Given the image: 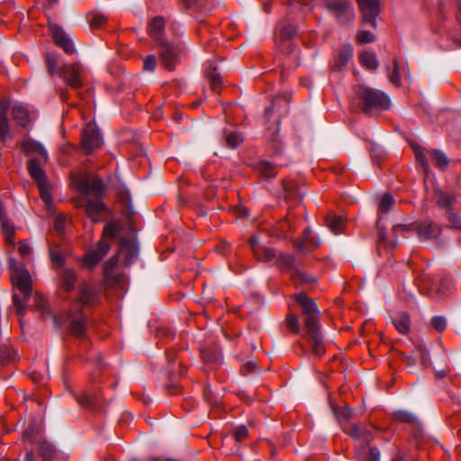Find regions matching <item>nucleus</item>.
Returning a JSON list of instances; mask_svg holds the SVG:
<instances>
[{"mask_svg": "<svg viewBox=\"0 0 461 461\" xmlns=\"http://www.w3.org/2000/svg\"><path fill=\"white\" fill-rule=\"evenodd\" d=\"M295 300L303 307V313L305 316L303 320L305 331L303 337L311 343L312 352L320 357L325 353V346L321 331L318 306L302 293L295 295Z\"/></svg>", "mask_w": 461, "mask_h": 461, "instance_id": "nucleus-1", "label": "nucleus"}, {"mask_svg": "<svg viewBox=\"0 0 461 461\" xmlns=\"http://www.w3.org/2000/svg\"><path fill=\"white\" fill-rule=\"evenodd\" d=\"M165 27V22L163 18L161 17H156L154 18L149 26V35L155 39L158 44H161V42H167L163 39V30Z\"/></svg>", "mask_w": 461, "mask_h": 461, "instance_id": "nucleus-23", "label": "nucleus"}, {"mask_svg": "<svg viewBox=\"0 0 461 461\" xmlns=\"http://www.w3.org/2000/svg\"><path fill=\"white\" fill-rule=\"evenodd\" d=\"M23 148L27 153L40 155L43 162H47L49 158L48 152L40 142L32 140H26L23 143Z\"/></svg>", "mask_w": 461, "mask_h": 461, "instance_id": "nucleus-25", "label": "nucleus"}, {"mask_svg": "<svg viewBox=\"0 0 461 461\" xmlns=\"http://www.w3.org/2000/svg\"><path fill=\"white\" fill-rule=\"evenodd\" d=\"M326 6L341 23L350 22L355 17L352 5L348 0H328Z\"/></svg>", "mask_w": 461, "mask_h": 461, "instance_id": "nucleus-10", "label": "nucleus"}, {"mask_svg": "<svg viewBox=\"0 0 461 461\" xmlns=\"http://www.w3.org/2000/svg\"><path fill=\"white\" fill-rule=\"evenodd\" d=\"M106 22V17L104 14H95L91 21V26L94 28H100Z\"/></svg>", "mask_w": 461, "mask_h": 461, "instance_id": "nucleus-52", "label": "nucleus"}, {"mask_svg": "<svg viewBox=\"0 0 461 461\" xmlns=\"http://www.w3.org/2000/svg\"><path fill=\"white\" fill-rule=\"evenodd\" d=\"M357 40L361 43L373 42L375 41V35L368 31H363L357 35Z\"/></svg>", "mask_w": 461, "mask_h": 461, "instance_id": "nucleus-49", "label": "nucleus"}, {"mask_svg": "<svg viewBox=\"0 0 461 461\" xmlns=\"http://www.w3.org/2000/svg\"><path fill=\"white\" fill-rule=\"evenodd\" d=\"M18 251L21 257H23L26 260L29 258L32 253V249L26 240H23L19 243Z\"/></svg>", "mask_w": 461, "mask_h": 461, "instance_id": "nucleus-45", "label": "nucleus"}, {"mask_svg": "<svg viewBox=\"0 0 461 461\" xmlns=\"http://www.w3.org/2000/svg\"><path fill=\"white\" fill-rule=\"evenodd\" d=\"M50 257L51 261L58 266H62L65 263V257L59 250L50 249Z\"/></svg>", "mask_w": 461, "mask_h": 461, "instance_id": "nucleus-46", "label": "nucleus"}, {"mask_svg": "<svg viewBox=\"0 0 461 461\" xmlns=\"http://www.w3.org/2000/svg\"><path fill=\"white\" fill-rule=\"evenodd\" d=\"M250 249L258 260H264L267 262H274L276 260H281L283 262V257L285 255H280L276 250L268 249L266 247H261L259 245L258 239L257 237H252L249 240Z\"/></svg>", "mask_w": 461, "mask_h": 461, "instance_id": "nucleus-12", "label": "nucleus"}, {"mask_svg": "<svg viewBox=\"0 0 461 461\" xmlns=\"http://www.w3.org/2000/svg\"><path fill=\"white\" fill-rule=\"evenodd\" d=\"M360 12L363 15L365 23H369L372 27L376 26V17L380 13L379 0H357Z\"/></svg>", "mask_w": 461, "mask_h": 461, "instance_id": "nucleus-13", "label": "nucleus"}, {"mask_svg": "<svg viewBox=\"0 0 461 461\" xmlns=\"http://www.w3.org/2000/svg\"><path fill=\"white\" fill-rule=\"evenodd\" d=\"M282 259H283L284 265L289 269L292 279L296 284H300V285L312 284L316 281V279L313 276L308 275L307 273L301 271L295 266V260L292 256H284Z\"/></svg>", "mask_w": 461, "mask_h": 461, "instance_id": "nucleus-15", "label": "nucleus"}, {"mask_svg": "<svg viewBox=\"0 0 461 461\" xmlns=\"http://www.w3.org/2000/svg\"><path fill=\"white\" fill-rule=\"evenodd\" d=\"M393 418L396 420L407 422V423H413L417 420V418L414 414L408 412L406 411H399L394 412Z\"/></svg>", "mask_w": 461, "mask_h": 461, "instance_id": "nucleus-37", "label": "nucleus"}, {"mask_svg": "<svg viewBox=\"0 0 461 461\" xmlns=\"http://www.w3.org/2000/svg\"><path fill=\"white\" fill-rule=\"evenodd\" d=\"M119 253L125 258L126 265L134 262L139 255V246L133 235L129 238H120Z\"/></svg>", "mask_w": 461, "mask_h": 461, "instance_id": "nucleus-14", "label": "nucleus"}, {"mask_svg": "<svg viewBox=\"0 0 461 461\" xmlns=\"http://www.w3.org/2000/svg\"><path fill=\"white\" fill-rule=\"evenodd\" d=\"M320 244V240L315 239L314 234L310 229L304 230L303 240L297 245V249L303 254L309 253L315 249Z\"/></svg>", "mask_w": 461, "mask_h": 461, "instance_id": "nucleus-22", "label": "nucleus"}, {"mask_svg": "<svg viewBox=\"0 0 461 461\" xmlns=\"http://www.w3.org/2000/svg\"><path fill=\"white\" fill-rule=\"evenodd\" d=\"M359 61L367 69H375L379 65L375 54L369 51L363 52L359 56Z\"/></svg>", "mask_w": 461, "mask_h": 461, "instance_id": "nucleus-31", "label": "nucleus"}, {"mask_svg": "<svg viewBox=\"0 0 461 461\" xmlns=\"http://www.w3.org/2000/svg\"><path fill=\"white\" fill-rule=\"evenodd\" d=\"M208 79L210 82L211 88L213 92L218 93L221 85V78L215 69L208 72Z\"/></svg>", "mask_w": 461, "mask_h": 461, "instance_id": "nucleus-36", "label": "nucleus"}, {"mask_svg": "<svg viewBox=\"0 0 461 461\" xmlns=\"http://www.w3.org/2000/svg\"><path fill=\"white\" fill-rule=\"evenodd\" d=\"M79 403L85 407H91L94 404V400L89 394H84L79 400Z\"/></svg>", "mask_w": 461, "mask_h": 461, "instance_id": "nucleus-54", "label": "nucleus"}, {"mask_svg": "<svg viewBox=\"0 0 461 461\" xmlns=\"http://www.w3.org/2000/svg\"><path fill=\"white\" fill-rule=\"evenodd\" d=\"M46 61L51 74H54L56 68V59L53 56L48 55L46 58Z\"/></svg>", "mask_w": 461, "mask_h": 461, "instance_id": "nucleus-58", "label": "nucleus"}, {"mask_svg": "<svg viewBox=\"0 0 461 461\" xmlns=\"http://www.w3.org/2000/svg\"><path fill=\"white\" fill-rule=\"evenodd\" d=\"M59 286L66 292H70L75 288L77 276L75 271L70 268H64L59 272Z\"/></svg>", "mask_w": 461, "mask_h": 461, "instance_id": "nucleus-20", "label": "nucleus"}, {"mask_svg": "<svg viewBox=\"0 0 461 461\" xmlns=\"http://www.w3.org/2000/svg\"><path fill=\"white\" fill-rule=\"evenodd\" d=\"M356 94L366 113L372 114L383 110H387L390 106L388 95L382 91L358 86L356 88Z\"/></svg>", "mask_w": 461, "mask_h": 461, "instance_id": "nucleus-4", "label": "nucleus"}, {"mask_svg": "<svg viewBox=\"0 0 461 461\" xmlns=\"http://www.w3.org/2000/svg\"><path fill=\"white\" fill-rule=\"evenodd\" d=\"M408 70L407 65L404 62L393 60V70L388 68V79L390 82L397 86L401 85V77L402 73Z\"/></svg>", "mask_w": 461, "mask_h": 461, "instance_id": "nucleus-24", "label": "nucleus"}, {"mask_svg": "<svg viewBox=\"0 0 461 461\" xmlns=\"http://www.w3.org/2000/svg\"><path fill=\"white\" fill-rule=\"evenodd\" d=\"M227 144L230 148L235 149L243 141V138L240 133L231 132L227 136Z\"/></svg>", "mask_w": 461, "mask_h": 461, "instance_id": "nucleus-41", "label": "nucleus"}, {"mask_svg": "<svg viewBox=\"0 0 461 461\" xmlns=\"http://www.w3.org/2000/svg\"><path fill=\"white\" fill-rule=\"evenodd\" d=\"M295 34V29L292 25L285 26L281 31L283 40H290Z\"/></svg>", "mask_w": 461, "mask_h": 461, "instance_id": "nucleus-51", "label": "nucleus"}, {"mask_svg": "<svg viewBox=\"0 0 461 461\" xmlns=\"http://www.w3.org/2000/svg\"><path fill=\"white\" fill-rule=\"evenodd\" d=\"M286 325L288 329L294 333H299L301 330V325L298 317L293 314L286 316Z\"/></svg>", "mask_w": 461, "mask_h": 461, "instance_id": "nucleus-39", "label": "nucleus"}, {"mask_svg": "<svg viewBox=\"0 0 461 461\" xmlns=\"http://www.w3.org/2000/svg\"><path fill=\"white\" fill-rule=\"evenodd\" d=\"M13 301L16 308L17 314L23 316L25 312L24 302L19 297V295L16 293H14L13 295Z\"/></svg>", "mask_w": 461, "mask_h": 461, "instance_id": "nucleus-44", "label": "nucleus"}, {"mask_svg": "<svg viewBox=\"0 0 461 461\" xmlns=\"http://www.w3.org/2000/svg\"><path fill=\"white\" fill-rule=\"evenodd\" d=\"M73 185L87 196L95 194V197H102L104 191V185L99 177L85 176H75L72 180Z\"/></svg>", "mask_w": 461, "mask_h": 461, "instance_id": "nucleus-8", "label": "nucleus"}, {"mask_svg": "<svg viewBox=\"0 0 461 461\" xmlns=\"http://www.w3.org/2000/svg\"><path fill=\"white\" fill-rule=\"evenodd\" d=\"M9 269L12 285L14 291H19L26 301L32 293V276L23 263L15 258H9Z\"/></svg>", "mask_w": 461, "mask_h": 461, "instance_id": "nucleus-5", "label": "nucleus"}, {"mask_svg": "<svg viewBox=\"0 0 461 461\" xmlns=\"http://www.w3.org/2000/svg\"><path fill=\"white\" fill-rule=\"evenodd\" d=\"M160 61L167 70H173L179 60L180 50L176 45L169 42H161Z\"/></svg>", "mask_w": 461, "mask_h": 461, "instance_id": "nucleus-11", "label": "nucleus"}, {"mask_svg": "<svg viewBox=\"0 0 461 461\" xmlns=\"http://www.w3.org/2000/svg\"><path fill=\"white\" fill-rule=\"evenodd\" d=\"M28 170L31 176L37 183L41 199L47 206H50L52 203V197L49 191V183L37 158H32L29 161Z\"/></svg>", "mask_w": 461, "mask_h": 461, "instance_id": "nucleus-7", "label": "nucleus"}, {"mask_svg": "<svg viewBox=\"0 0 461 461\" xmlns=\"http://www.w3.org/2000/svg\"><path fill=\"white\" fill-rule=\"evenodd\" d=\"M258 171L266 178L274 177L277 174V168L267 161H262L258 164Z\"/></svg>", "mask_w": 461, "mask_h": 461, "instance_id": "nucleus-34", "label": "nucleus"}, {"mask_svg": "<svg viewBox=\"0 0 461 461\" xmlns=\"http://www.w3.org/2000/svg\"><path fill=\"white\" fill-rule=\"evenodd\" d=\"M67 223V218L63 214H59L56 217L54 221V228L58 232H62Z\"/></svg>", "mask_w": 461, "mask_h": 461, "instance_id": "nucleus-48", "label": "nucleus"}, {"mask_svg": "<svg viewBox=\"0 0 461 461\" xmlns=\"http://www.w3.org/2000/svg\"><path fill=\"white\" fill-rule=\"evenodd\" d=\"M420 359H421V362L423 365H427V352L423 349H420Z\"/></svg>", "mask_w": 461, "mask_h": 461, "instance_id": "nucleus-62", "label": "nucleus"}, {"mask_svg": "<svg viewBox=\"0 0 461 461\" xmlns=\"http://www.w3.org/2000/svg\"><path fill=\"white\" fill-rule=\"evenodd\" d=\"M402 361L405 363L406 366L411 368L416 365V359L411 355H402Z\"/></svg>", "mask_w": 461, "mask_h": 461, "instance_id": "nucleus-57", "label": "nucleus"}, {"mask_svg": "<svg viewBox=\"0 0 461 461\" xmlns=\"http://www.w3.org/2000/svg\"><path fill=\"white\" fill-rule=\"evenodd\" d=\"M7 106L4 104H0V140L6 141L12 139L9 125L6 118Z\"/></svg>", "mask_w": 461, "mask_h": 461, "instance_id": "nucleus-28", "label": "nucleus"}, {"mask_svg": "<svg viewBox=\"0 0 461 461\" xmlns=\"http://www.w3.org/2000/svg\"><path fill=\"white\" fill-rule=\"evenodd\" d=\"M353 411L350 408H345L339 413V417L345 420H348L352 415Z\"/></svg>", "mask_w": 461, "mask_h": 461, "instance_id": "nucleus-60", "label": "nucleus"}, {"mask_svg": "<svg viewBox=\"0 0 461 461\" xmlns=\"http://www.w3.org/2000/svg\"><path fill=\"white\" fill-rule=\"evenodd\" d=\"M376 226L378 230V236L380 242L384 243L385 246H389L391 249H393L397 245V240H393L392 242H388L386 240V232L384 228L382 226V221L378 223V220H376Z\"/></svg>", "mask_w": 461, "mask_h": 461, "instance_id": "nucleus-40", "label": "nucleus"}, {"mask_svg": "<svg viewBox=\"0 0 461 461\" xmlns=\"http://www.w3.org/2000/svg\"><path fill=\"white\" fill-rule=\"evenodd\" d=\"M411 149L415 154L417 160L421 164L424 171L428 172L429 170V158L432 160L434 166L438 167L439 169H445L448 165V158L446 154L439 150H434L432 152L427 151L422 147L419 146L416 143H411Z\"/></svg>", "mask_w": 461, "mask_h": 461, "instance_id": "nucleus-6", "label": "nucleus"}, {"mask_svg": "<svg viewBox=\"0 0 461 461\" xmlns=\"http://www.w3.org/2000/svg\"><path fill=\"white\" fill-rule=\"evenodd\" d=\"M85 209L87 216L93 222L100 221V214L104 210V204L102 201V197H87L85 204Z\"/></svg>", "mask_w": 461, "mask_h": 461, "instance_id": "nucleus-18", "label": "nucleus"}, {"mask_svg": "<svg viewBox=\"0 0 461 461\" xmlns=\"http://www.w3.org/2000/svg\"><path fill=\"white\" fill-rule=\"evenodd\" d=\"M2 223V230L5 236V241L10 244H14L13 235L14 232V228L13 224H11L5 216L0 218Z\"/></svg>", "mask_w": 461, "mask_h": 461, "instance_id": "nucleus-35", "label": "nucleus"}, {"mask_svg": "<svg viewBox=\"0 0 461 461\" xmlns=\"http://www.w3.org/2000/svg\"><path fill=\"white\" fill-rule=\"evenodd\" d=\"M410 227L407 226V225H402V224H398V225H394L393 228V234L394 235H398L400 233H402L406 230H409Z\"/></svg>", "mask_w": 461, "mask_h": 461, "instance_id": "nucleus-59", "label": "nucleus"}, {"mask_svg": "<svg viewBox=\"0 0 461 461\" xmlns=\"http://www.w3.org/2000/svg\"><path fill=\"white\" fill-rule=\"evenodd\" d=\"M249 431L246 426L240 425L234 430V438L237 441L241 442L248 437Z\"/></svg>", "mask_w": 461, "mask_h": 461, "instance_id": "nucleus-47", "label": "nucleus"}, {"mask_svg": "<svg viewBox=\"0 0 461 461\" xmlns=\"http://www.w3.org/2000/svg\"><path fill=\"white\" fill-rule=\"evenodd\" d=\"M348 433L356 440L362 443L368 444L373 439L372 432L369 429L357 425L351 424Z\"/></svg>", "mask_w": 461, "mask_h": 461, "instance_id": "nucleus-21", "label": "nucleus"}, {"mask_svg": "<svg viewBox=\"0 0 461 461\" xmlns=\"http://www.w3.org/2000/svg\"><path fill=\"white\" fill-rule=\"evenodd\" d=\"M12 113L16 122L23 127H26L31 122L29 111L22 104L14 105Z\"/></svg>", "mask_w": 461, "mask_h": 461, "instance_id": "nucleus-27", "label": "nucleus"}, {"mask_svg": "<svg viewBox=\"0 0 461 461\" xmlns=\"http://www.w3.org/2000/svg\"><path fill=\"white\" fill-rule=\"evenodd\" d=\"M394 199L392 194L386 193L382 195L377 210L378 223L383 221L384 215L387 214L394 205Z\"/></svg>", "mask_w": 461, "mask_h": 461, "instance_id": "nucleus-26", "label": "nucleus"}, {"mask_svg": "<svg viewBox=\"0 0 461 461\" xmlns=\"http://www.w3.org/2000/svg\"><path fill=\"white\" fill-rule=\"evenodd\" d=\"M202 357L205 361L213 363H218L221 358L218 355L210 356L209 353L205 350L202 351Z\"/></svg>", "mask_w": 461, "mask_h": 461, "instance_id": "nucleus-55", "label": "nucleus"}, {"mask_svg": "<svg viewBox=\"0 0 461 461\" xmlns=\"http://www.w3.org/2000/svg\"><path fill=\"white\" fill-rule=\"evenodd\" d=\"M40 452H41L42 458L45 461H49L54 456L55 449L51 444L47 443V442H42L40 446Z\"/></svg>", "mask_w": 461, "mask_h": 461, "instance_id": "nucleus-38", "label": "nucleus"}, {"mask_svg": "<svg viewBox=\"0 0 461 461\" xmlns=\"http://www.w3.org/2000/svg\"><path fill=\"white\" fill-rule=\"evenodd\" d=\"M97 300L98 295L95 289L84 283L80 285L78 296L71 304L66 319L59 317L62 321H69L71 332L75 336H82L85 331L86 316L83 308L94 305Z\"/></svg>", "mask_w": 461, "mask_h": 461, "instance_id": "nucleus-2", "label": "nucleus"}, {"mask_svg": "<svg viewBox=\"0 0 461 461\" xmlns=\"http://www.w3.org/2000/svg\"><path fill=\"white\" fill-rule=\"evenodd\" d=\"M380 453L376 447L370 448L368 450V461H379Z\"/></svg>", "mask_w": 461, "mask_h": 461, "instance_id": "nucleus-56", "label": "nucleus"}, {"mask_svg": "<svg viewBox=\"0 0 461 461\" xmlns=\"http://www.w3.org/2000/svg\"><path fill=\"white\" fill-rule=\"evenodd\" d=\"M271 3L272 1L271 0H268L267 2L265 3L264 5V10L267 14H269L270 11H271Z\"/></svg>", "mask_w": 461, "mask_h": 461, "instance_id": "nucleus-63", "label": "nucleus"}, {"mask_svg": "<svg viewBox=\"0 0 461 461\" xmlns=\"http://www.w3.org/2000/svg\"><path fill=\"white\" fill-rule=\"evenodd\" d=\"M448 219L453 228L461 229V218L458 215L454 212H449Z\"/></svg>", "mask_w": 461, "mask_h": 461, "instance_id": "nucleus-53", "label": "nucleus"}, {"mask_svg": "<svg viewBox=\"0 0 461 461\" xmlns=\"http://www.w3.org/2000/svg\"><path fill=\"white\" fill-rule=\"evenodd\" d=\"M118 261V255H114L104 265V279L110 285H121L124 278L122 274H115L113 272Z\"/></svg>", "mask_w": 461, "mask_h": 461, "instance_id": "nucleus-17", "label": "nucleus"}, {"mask_svg": "<svg viewBox=\"0 0 461 461\" xmlns=\"http://www.w3.org/2000/svg\"><path fill=\"white\" fill-rule=\"evenodd\" d=\"M24 461H34V456L32 452H28L25 456Z\"/></svg>", "mask_w": 461, "mask_h": 461, "instance_id": "nucleus-64", "label": "nucleus"}, {"mask_svg": "<svg viewBox=\"0 0 461 461\" xmlns=\"http://www.w3.org/2000/svg\"><path fill=\"white\" fill-rule=\"evenodd\" d=\"M353 55V50L350 45H345L339 54V61L337 67L341 69L348 61L351 59Z\"/></svg>", "mask_w": 461, "mask_h": 461, "instance_id": "nucleus-33", "label": "nucleus"}, {"mask_svg": "<svg viewBox=\"0 0 461 461\" xmlns=\"http://www.w3.org/2000/svg\"><path fill=\"white\" fill-rule=\"evenodd\" d=\"M157 65L156 58L154 55H149L143 63V68L146 71H154Z\"/></svg>", "mask_w": 461, "mask_h": 461, "instance_id": "nucleus-50", "label": "nucleus"}, {"mask_svg": "<svg viewBox=\"0 0 461 461\" xmlns=\"http://www.w3.org/2000/svg\"><path fill=\"white\" fill-rule=\"evenodd\" d=\"M50 29L53 40L58 46L62 48L68 54H72L75 52V47L71 39L67 35V33L60 26L57 24H51Z\"/></svg>", "mask_w": 461, "mask_h": 461, "instance_id": "nucleus-16", "label": "nucleus"}, {"mask_svg": "<svg viewBox=\"0 0 461 461\" xmlns=\"http://www.w3.org/2000/svg\"><path fill=\"white\" fill-rule=\"evenodd\" d=\"M284 192L285 197H289L293 195L294 189L290 184H284Z\"/></svg>", "mask_w": 461, "mask_h": 461, "instance_id": "nucleus-61", "label": "nucleus"}, {"mask_svg": "<svg viewBox=\"0 0 461 461\" xmlns=\"http://www.w3.org/2000/svg\"><path fill=\"white\" fill-rule=\"evenodd\" d=\"M102 144L103 138L95 123H87L82 131V147L86 153L93 152L99 149Z\"/></svg>", "mask_w": 461, "mask_h": 461, "instance_id": "nucleus-9", "label": "nucleus"}, {"mask_svg": "<svg viewBox=\"0 0 461 461\" xmlns=\"http://www.w3.org/2000/svg\"><path fill=\"white\" fill-rule=\"evenodd\" d=\"M431 326L438 331H443L447 327V320L442 316H436L431 320Z\"/></svg>", "mask_w": 461, "mask_h": 461, "instance_id": "nucleus-43", "label": "nucleus"}, {"mask_svg": "<svg viewBox=\"0 0 461 461\" xmlns=\"http://www.w3.org/2000/svg\"><path fill=\"white\" fill-rule=\"evenodd\" d=\"M118 233V229L114 224H108L104 227L102 240L95 247L90 248L82 259V267L93 269L110 249L109 240H112Z\"/></svg>", "mask_w": 461, "mask_h": 461, "instance_id": "nucleus-3", "label": "nucleus"}, {"mask_svg": "<svg viewBox=\"0 0 461 461\" xmlns=\"http://www.w3.org/2000/svg\"><path fill=\"white\" fill-rule=\"evenodd\" d=\"M63 75L67 84L69 86L76 89L81 87V68L78 64L67 66L64 68Z\"/></svg>", "mask_w": 461, "mask_h": 461, "instance_id": "nucleus-19", "label": "nucleus"}, {"mask_svg": "<svg viewBox=\"0 0 461 461\" xmlns=\"http://www.w3.org/2000/svg\"><path fill=\"white\" fill-rule=\"evenodd\" d=\"M393 325L400 333L406 334L410 330L409 316L404 313L396 316L393 319Z\"/></svg>", "mask_w": 461, "mask_h": 461, "instance_id": "nucleus-32", "label": "nucleus"}, {"mask_svg": "<svg viewBox=\"0 0 461 461\" xmlns=\"http://www.w3.org/2000/svg\"><path fill=\"white\" fill-rule=\"evenodd\" d=\"M326 225L327 227L334 233L339 234L343 231L346 221L342 216L337 215H328L326 217Z\"/></svg>", "mask_w": 461, "mask_h": 461, "instance_id": "nucleus-30", "label": "nucleus"}, {"mask_svg": "<svg viewBox=\"0 0 461 461\" xmlns=\"http://www.w3.org/2000/svg\"><path fill=\"white\" fill-rule=\"evenodd\" d=\"M438 228L433 223H423L418 228V236L421 240H428L437 238Z\"/></svg>", "mask_w": 461, "mask_h": 461, "instance_id": "nucleus-29", "label": "nucleus"}, {"mask_svg": "<svg viewBox=\"0 0 461 461\" xmlns=\"http://www.w3.org/2000/svg\"><path fill=\"white\" fill-rule=\"evenodd\" d=\"M437 203L441 207L448 208L453 203V198L450 195L440 192L438 194Z\"/></svg>", "mask_w": 461, "mask_h": 461, "instance_id": "nucleus-42", "label": "nucleus"}]
</instances>
